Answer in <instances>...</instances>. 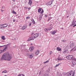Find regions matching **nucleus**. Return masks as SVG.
Returning a JSON list of instances; mask_svg holds the SVG:
<instances>
[{"mask_svg": "<svg viewBox=\"0 0 76 76\" xmlns=\"http://www.w3.org/2000/svg\"><path fill=\"white\" fill-rule=\"evenodd\" d=\"M66 58L68 60H72L73 58V56L72 55H68L66 57Z\"/></svg>", "mask_w": 76, "mask_h": 76, "instance_id": "f03ea898", "label": "nucleus"}, {"mask_svg": "<svg viewBox=\"0 0 76 76\" xmlns=\"http://www.w3.org/2000/svg\"><path fill=\"white\" fill-rule=\"evenodd\" d=\"M71 46H70V47H73L75 46V45H74V44L73 43H72L71 44Z\"/></svg>", "mask_w": 76, "mask_h": 76, "instance_id": "4468645a", "label": "nucleus"}, {"mask_svg": "<svg viewBox=\"0 0 76 76\" xmlns=\"http://www.w3.org/2000/svg\"><path fill=\"white\" fill-rule=\"evenodd\" d=\"M45 18L47 17V15H45Z\"/></svg>", "mask_w": 76, "mask_h": 76, "instance_id": "a19ab883", "label": "nucleus"}, {"mask_svg": "<svg viewBox=\"0 0 76 76\" xmlns=\"http://www.w3.org/2000/svg\"><path fill=\"white\" fill-rule=\"evenodd\" d=\"M50 19H51V18H49L48 19V20H50Z\"/></svg>", "mask_w": 76, "mask_h": 76, "instance_id": "ea45409f", "label": "nucleus"}, {"mask_svg": "<svg viewBox=\"0 0 76 76\" xmlns=\"http://www.w3.org/2000/svg\"><path fill=\"white\" fill-rule=\"evenodd\" d=\"M12 55H10L8 52H6L2 55L1 60H10L12 59Z\"/></svg>", "mask_w": 76, "mask_h": 76, "instance_id": "f257e3e1", "label": "nucleus"}, {"mask_svg": "<svg viewBox=\"0 0 76 76\" xmlns=\"http://www.w3.org/2000/svg\"><path fill=\"white\" fill-rule=\"evenodd\" d=\"M29 18H30V17H29V16H28L26 17V19H28Z\"/></svg>", "mask_w": 76, "mask_h": 76, "instance_id": "72a5a7b5", "label": "nucleus"}, {"mask_svg": "<svg viewBox=\"0 0 76 76\" xmlns=\"http://www.w3.org/2000/svg\"><path fill=\"white\" fill-rule=\"evenodd\" d=\"M13 1H15V0H12Z\"/></svg>", "mask_w": 76, "mask_h": 76, "instance_id": "a18cd8bd", "label": "nucleus"}, {"mask_svg": "<svg viewBox=\"0 0 76 76\" xmlns=\"http://www.w3.org/2000/svg\"><path fill=\"white\" fill-rule=\"evenodd\" d=\"M53 3V2L52 1H50L48 3H47V5H51V4Z\"/></svg>", "mask_w": 76, "mask_h": 76, "instance_id": "1a4fd4ad", "label": "nucleus"}, {"mask_svg": "<svg viewBox=\"0 0 76 76\" xmlns=\"http://www.w3.org/2000/svg\"><path fill=\"white\" fill-rule=\"evenodd\" d=\"M18 76H19V75H18Z\"/></svg>", "mask_w": 76, "mask_h": 76, "instance_id": "6e6d98bb", "label": "nucleus"}, {"mask_svg": "<svg viewBox=\"0 0 76 76\" xmlns=\"http://www.w3.org/2000/svg\"><path fill=\"white\" fill-rule=\"evenodd\" d=\"M75 74V72H73L72 71H71V72L68 75V76H71V75H72V76H74Z\"/></svg>", "mask_w": 76, "mask_h": 76, "instance_id": "7ed1b4c3", "label": "nucleus"}, {"mask_svg": "<svg viewBox=\"0 0 76 76\" xmlns=\"http://www.w3.org/2000/svg\"><path fill=\"white\" fill-rule=\"evenodd\" d=\"M1 38L3 40H4V39H5V37L4 36H2Z\"/></svg>", "mask_w": 76, "mask_h": 76, "instance_id": "4be33fe9", "label": "nucleus"}, {"mask_svg": "<svg viewBox=\"0 0 76 76\" xmlns=\"http://www.w3.org/2000/svg\"><path fill=\"white\" fill-rule=\"evenodd\" d=\"M34 47H31L29 48V50L30 51H32L33 50H34Z\"/></svg>", "mask_w": 76, "mask_h": 76, "instance_id": "39448f33", "label": "nucleus"}, {"mask_svg": "<svg viewBox=\"0 0 76 76\" xmlns=\"http://www.w3.org/2000/svg\"><path fill=\"white\" fill-rule=\"evenodd\" d=\"M51 25H52V24H51L50 25V26H51Z\"/></svg>", "mask_w": 76, "mask_h": 76, "instance_id": "c03bdc74", "label": "nucleus"}, {"mask_svg": "<svg viewBox=\"0 0 76 76\" xmlns=\"http://www.w3.org/2000/svg\"><path fill=\"white\" fill-rule=\"evenodd\" d=\"M13 22H15V19L13 20Z\"/></svg>", "mask_w": 76, "mask_h": 76, "instance_id": "37998d69", "label": "nucleus"}, {"mask_svg": "<svg viewBox=\"0 0 76 76\" xmlns=\"http://www.w3.org/2000/svg\"><path fill=\"white\" fill-rule=\"evenodd\" d=\"M7 48V47H6L4 49V50H2V52H4V51H5L6 50V49Z\"/></svg>", "mask_w": 76, "mask_h": 76, "instance_id": "dca6fc26", "label": "nucleus"}, {"mask_svg": "<svg viewBox=\"0 0 76 76\" xmlns=\"http://www.w3.org/2000/svg\"><path fill=\"white\" fill-rule=\"evenodd\" d=\"M68 51V50H66V51H64V53H67V52Z\"/></svg>", "mask_w": 76, "mask_h": 76, "instance_id": "2f4dec72", "label": "nucleus"}, {"mask_svg": "<svg viewBox=\"0 0 76 76\" xmlns=\"http://www.w3.org/2000/svg\"><path fill=\"white\" fill-rule=\"evenodd\" d=\"M32 20L33 22L32 23H33V24H35V21H34V19H32Z\"/></svg>", "mask_w": 76, "mask_h": 76, "instance_id": "5701e85b", "label": "nucleus"}, {"mask_svg": "<svg viewBox=\"0 0 76 76\" xmlns=\"http://www.w3.org/2000/svg\"><path fill=\"white\" fill-rule=\"evenodd\" d=\"M31 23H30L29 24V26H31Z\"/></svg>", "mask_w": 76, "mask_h": 76, "instance_id": "c9c22d12", "label": "nucleus"}, {"mask_svg": "<svg viewBox=\"0 0 76 76\" xmlns=\"http://www.w3.org/2000/svg\"><path fill=\"white\" fill-rule=\"evenodd\" d=\"M2 9H3V8H2Z\"/></svg>", "mask_w": 76, "mask_h": 76, "instance_id": "5fc2aeb1", "label": "nucleus"}, {"mask_svg": "<svg viewBox=\"0 0 76 76\" xmlns=\"http://www.w3.org/2000/svg\"><path fill=\"white\" fill-rule=\"evenodd\" d=\"M19 76H25L23 74L20 75Z\"/></svg>", "mask_w": 76, "mask_h": 76, "instance_id": "7c9ffc66", "label": "nucleus"}, {"mask_svg": "<svg viewBox=\"0 0 76 76\" xmlns=\"http://www.w3.org/2000/svg\"><path fill=\"white\" fill-rule=\"evenodd\" d=\"M57 32V30H55L53 31H51V33L53 35H54L56 34Z\"/></svg>", "mask_w": 76, "mask_h": 76, "instance_id": "423d86ee", "label": "nucleus"}, {"mask_svg": "<svg viewBox=\"0 0 76 76\" xmlns=\"http://www.w3.org/2000/svg\"><path fill=\"white\" fill-rule=\"evenodd\" d=\"M66 18H69V16H68L67 17H66Z\"/></svg>", "mask_w": 76, "mask_h": 76, "instance_id": "8fccbe9b", "label": "nucleus"}, {"mask_svg": "<svg viewBox=\"0 0 76 76\" xmlns=\"http://www.w3.org/2000/svg\"><path fill=\"white\" fill-rule=\"evenodd\" d=\"M41 10H42V8H39V9L38 10V12L39 13H40V12H41Z\"/></svg>", "mask_w": 76, "mask_h": 76, "instance_id": "a211bd4d", "label": "nucleus"}, {"mask_svg": "<svg viewBox=\"0 0 76 76\" xmlns=\"http://www.w3.org/2000/svg\"><path fill=\"white\" fill-rule=\"evenodd\" d=\"M72 64H73L72 66H75V65L76 64V62L75 61H73L72 62Z\"/></svg>", "mask_w": 76, "mask_h": 76, "instance_id": "6e6552de", "label": "nucleus"}, {"mask_svg": "<svg viewBox=\"0 0 76 76\" xmlns=\"http://www.w3.org/2000/svg\"><path fill=\"white\" fill-rule=\"evenodd\" d=\"M31 45H33V44H32V43H31Z\"/></svg>", "mask_w": 76, "mask_h": 76, "instance_id": "de8ad7c7", "label": "nucleus"}, {"mask_svg": "<svg viewBox=\"0 0 76 76\" xmlns=\"http://www.w3.org/2000/svg\"><path fill=\"white\" fill-rule=\"evenodd\" d=\"M12 13H13V14H16V12L14 10L12 11Z\"/></svg>", "mask_w": 76, "mask_h": 76, "instance_id": "a878e982", "label": "nucleus"}, {"mask_svg": "<svg viewBox=\"0 0 76 76\" xmlns=\"http://www.w3.org/2000/svg\"><path fill=\"white\" fill-rule=\"evenodd\" d=\"M60 65V64H58L56 65V66H55V68H56V67H58V66Z\"/></svg>", "mask_w": 76, "mask_h": 76, "instance_id": "bb28decb", "label": "nucleus"}, {"mask_svg": "<svg viewBox=\"0 0 76 76\" xmlns=\"http://www.w3.org/2000/svg\"><path fill=\"white\" fill-rule=\"evenodd\" d=\"M7 71L6 70H5L2 72V73H7Z\"/></svg>", "mask_w": 76, "mask_h": 76, "instance_id": "6ab92c4d", "label": "nucleus"}, {"mask_svg": "<svg viewBox=\"0 0 76 76\" xmlns=\"http://www.w3.org/2000/svg\"><path fill=\"white\" fill-rule=\"evenodd\" d=\"M25 29V26H23L21 28V29H23V30L24 29Z\"/></svg>", "mask_w": 76, "mask_h": 76, "instance_id": "412c9836", "label": "nucleus"}, {"mask_svg": "<svg viewBox=\"0 0 76 76\" xmlns=\"http://www.w3.org/2000/svg\"><path fill=\"white\" fill-rule=\"evenodd\" d=\"M4 76H7V75H5Z\"/></svg>", "mask_w": 76, "mask_h": 76, "instance_id": "3c124183", "label": "nucleus"}, {"mask_svg": "<svg viewBox=\"0 0 76 76\" xmlns=\"http://www.w3.org/2000/svg\"><path fill=\"white\" fill-rule=\"evenodd\" d=\"M3 46H4H4H0V47H3Z\"/></svg>", "mask_w": 76, "mask_h": 76, "instance_id": "49530a36", "label": "nucleus"}, {"mask_svg": "<svg viewBox=\"0 0 76 76\" xmlns=\"http://www.w3.org/2000/svg\"><path fill=\"white\" fill-rule=\"evenodd\" d=\"M75 26H76V24H75L74 26H73V27H75Z\"/></svg>", "mask_w": 76, "mask_h": 76, "instance_id": "79ce46f5", "label": "nucleus"}, {"mask_svg": "<svg viewBox=\"0 0 76 76\" xmlns=\"http://www.w3.org/2000/svg\"><path fill=\"white\" fill-rule=\"evenodd\" d=\"M34 38H37V37H38V34H34Z\"/></svg>", "mask_w": 76, "mask_h": 76, "instance_id": "f8f14e48", "label": "nucleus"}, {"mask_svg": "<svg viewBox=\"0 0 76 76\" xmlns=\"http://www.w3.org/2000/svg\"><path fill=\"white\" fill-rule=\"evenodd\" d=\"M1 12H3V10H1Z\"/></svg>", "mask_w": 76, "mask_h": 76, "instance_id": "09e8293b", "label": "nucleus"}, {"mask_svg": "<svg viewBox=\"0 0 76 76\" xmlns=\"http://www.w3.org/2000/svg\"><path fill=\"white\" fill-rule=\"evenodd\" d=\"M2 27V25H0V29H2L3 28Z\"/></svg>", "mask_w": 76, "mask_h": 76, "instance_id": "c85d7f7f", "label": "nucleus"}, {"mask_svg": "<svg viewBox=\"0 0 76 76\" xmlns=\"http://www.w3.org/2000/svg\"><path fill=\"white\" fill-rule=\"evenodd\" d=\"M39 19H40V20L41 19V16H40Z\"/></svg>", "mask_w": 76, "mask_h": 76, "instance_id": "4c0bfd02", "label": "nucleus"}, {"mask_svg": "<svg viewBox=\"0 0 76 76\" xmlns=\"http://www.w3.org/2000/svg\"><path fill=\"white\" fill-rule=\"evenodd\" d=\"M39 51L37 50L36 52V55H38V54H39Z\"/></svg>", "mask_w": 76, "mask_h": 76, "instance_id": "2eb2a0df", "label": "nucleus"}, {"mask_svg": "<svg viewBox=\"0 0 76 76\" xmlns=\"http://www.w3.org/2000/svg\"><path fill=\"white\" fill-rule=\"evenodd\" d=\"M72 60H74V61H76V59L75 58H74V57H73V58H72Z\"/></svg>", "mask_w": 76, "mask_h": 76, "instance_id": "b1692460", "label": "nucleus"}, {"mask_svg": "<svg viewBox=\"0 0 76 76\" xmlns=\"http://www.w3.org/2000/svg\"><path fill=\"white\" fill-rule=\"evenodd\" d=\"M51 54H52V52L50 51V55H51Z\"/></svg>", "mask_w": 76, "mask_h": 76, "instance_id": "e433bc0d", "label": "nucleus"}, {"mask_svg": "<svg viewBox=\"0 0 76 76\" xmlns=\"http://www.w3.org/2000/svg\"><path fill=\"white\" fill-rule=\"evenodd\" d=\"M35 38V37H34V36H33L31 37H30L28 39V40H27V41H31V40H34Z\"/></svg>", "mask_w": 76, "mask_h": 76, "instance_id": "20e7f679", "label": "nucleus"}, {"mask_svg": "<svg viewBox=\"0 0 76 76\" xmlns=\"http://www.w3.org/2000/svg\"><path fill=\"white\" fill-rule=\"evenodd\" d=\"M58 60H61L62 59L61 58H59L58 59Z\"/></svg>", "mask_w": 76, "mask_h": 76, "instance_id": "f704fd0d", "label": "nucleus"}, {"mask_svg": "<svg viewBox=\"0 0 76 76\" xmlns=\"http://www.w3.org/2000/svg\"><path fill=\"white\" fill-rule=\"evenodd\" d=\"M44 12V10H42L41 12H40L41 14H42Z\"/></svg>", "mask_w": 76, "mask_h": 76, "instance_id": "c756f323", "label": "nucleus"}, {"mask_svg": "<svg viewBox=\"0 0 76 76\" xmlns=\"http://www.w3.org/2000/svg\"><path fill=\"white\" fill-rule=\"evenodd\" d=\"M28 10H30L31 9V7H29L28 8Z\"/></svg>", "mask_w": 76, "mask_h": 76, "instance_id": "58836bf2", "label": "nucleus"}, {"mask_svg": "<svg viewBox=\"0 0 76 76\" xmlns=\"http://www.w3.org/2000/svg\"><path fill=\"white\" fill-rule=\"evenodd\" d=\"M75 50H76V48L75 49Z\"/></svg>", "mask_w": 76, "mask_h": 76, "instance_id": "864d4df0", "label": "nucleus"}, {"mask_svg": "<svg viewBox=\"0 0 76 76\" xmlns=\"http://www.w3.org/2000/svg\"><path fill=\"white\" fill-rule=\"evenodd\" d=\"M44 30L45 32H47V31H48L49 29H47V28H45L44 29Z\"/></svg>", "mask_w": 76, "mask_h": 76, "instance_id": "393cba45", "label": "nucleus"}, {"mask_svg": "<svg viewBox=\"0 0 76 76\" xmlns=\"http://www.w3.org/2000/svg\"><path fill=\"white\" fill-rule=\"evenodd\" d=\"M61 76H62V75L61 74Z\"/></svg>", "mask_w": 76, "mask_h": 76, "instance_id": "603ef678", "label": "nucleus"}, {"mask_svg": "<svg viewBox=\"0 0 76 76\" xmlns=\"http://www.w3.org/2000/svg\"><path fill=\"white\" fill-rule=\"evenodd\" d=\"M27 55L28 56L29 58H32V57H33V56L32 55H29V54H27Z\"/></svg>", "mask_w": 76, "mask_h": 76, "instance_id": "9b49d317", "label": "nucleus"}, {"mask_svg": "<svg viewBox=\"0 0 76 76\" xmlns=\"http://www.w3.org/2000/svg\"><path fill=\"white\" fill-rule=\"evenodd\" d=\"M1 53H3V51L1 50H0V54Z\"/></svg>", "mask_w": 76, "mask_h": 76, "instance_id": "473e14b6", "label": "nucleus"}, {"mask_svg": "<svg viewBox=\"0 0 76 76\" xmlns=\"http://www.w3.org/2000/svg\"><path fill=\"white\" fill-rule=\"evenodd\" d=\"M8 25L7 24H4L3 25H2V27L4 28H6L7 26H8Z\"/></svg>", "mask_w": 76, "mask_h": 76, "instance_id": "9d476101", "label": "nucleus"}, {"mask_svg": "<svg viewBox=\"0 0 76 76\" xmlns=\"http://www.w3.org/2000/svg\"><path fill=\"white\" fill-rule=\"evenodd\" d=\"M32 0H29L28 4H29V5H30V6H31V4H32Z\"/></svg>", "mask_w": 76, "mask_h": 76, "instance_id": "0eeeda50", "label": "nucleus"}, {"mask_svg": "<svg viewBox=\"0 0 76 76\" xmlns=\"http://www.w3.org/2000/svg\"><path fill=\"white\" fill-rule=\"evenodd\" d=\"M49 61H48H48H46L44 62V64H45V63H47Z\"/></svg>", "mask_w": 76, "mask_h": 76, "instance_id": "cd10ccee", "label": "nucleus"}, {"mask_svg": "<svg viewBox=\"0 0 76 76\" xmlns=\"http://www.w3.org/2000/svg\"><path fill=\"white\" fill-rule=\"evenodd\" d=\"M57 50L58 51H61V49L59 47L57 48Z\"/></svg>", "mask_w": 76, "mask_h": 76, "instance_id": "ddd939ff", "label": "nucleus"}, {"mask_svg": "<svg viewBox=\"0 0 76 76\" xmlns=\"http://www.w3.org/2000/svg\"><path fill=\"white\" fill-rule=\"evenodd\" d=\"M76 24V21L74 20L72 22V25H75V24Z\"/></svg>", "mask_w": 76, "mask_h": 76, "instance_id": "f3484780", "label": "nucleus"}, {"mask_svg": "<svg viewBox=\"0 0 76 76\" xmlns=\"http://www.w3.org/2000/svg\"><path fill=\"white\" fill-rule=\"evenodd\" d=\"M53 26H51L48 29L49 30H51V29H53Z\"/></svg>", "mask_w": 76, "mask_h": 76, "instance_id": "aec40b11", "label": "nucleus"}]
</instances>
